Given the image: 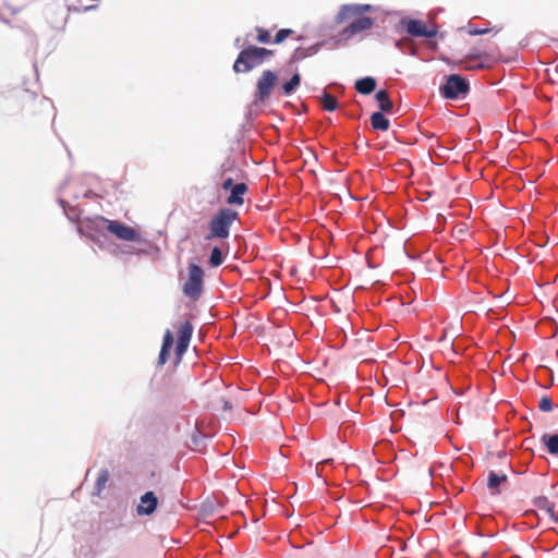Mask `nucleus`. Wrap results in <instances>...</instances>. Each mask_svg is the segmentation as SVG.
<instances>
[{
  "label": "nucleus",
  "instance_id": "20",
  "mask_svg": "<svg viewBox=\"0 0 558 558\" xmlns=\"http://www.w3.org/2000/svg\"><path fill=\"white\" fill-rule=\"evenodd\" d=\"M542 442L546 446L550 454L558 453V434H544L542 436Z\"/></svg>",
  "mask_w": 558,
  "mask_h": 558
},
{
  "label": "nucleus",
  "instance_id": "13",
  "mask_svg": "<svg viewBox=\"0 0 558 558\" xmlns=\"http://www.w3.org/2000/svg\"><path fill=\"white\" fill-rule=\"evenodd\" d=\"M173 335L172 332L168 329L166 330L165 335H163V339H162V345H161V350L159 352V356H158V363L160 365H165L169 357H170V351H171V348L173 345Z\"/></svg>",
  "mask_w": 558,
  "mask_h": 558
},
{
  "label": "nucleus",
  "instance_id": "30",
  "mask_svg": "<svg viewBox=\"0 0 558 558\" xmlns=\"http://www.w3.org/2000/svg\"><path fill=\"white\" fill-rule=\"evenodd\" d=\"M221 401H222V409H223L225 411H231V410H232V408H233V407H232V404H231V402H230V401L225 400V399H223V400H221Z\"/></svg>",
  "mask_w": 558,
  "mask_h": 558
},
{
  "label": "nucleus",
  "instance_id": "6",
  "mask_svg": "<svg viewBox=\"0 0 558 558\" xmlns=\"http://www.w3.org/2000/svg\"><path fill=\"white\" fill-rule=\"evenodd\" d=\"M440 90L445 98L457 99L464 97L469 93L470 86L469 82L464 77L458 74H451L448 76Z\"/></svg>",
  "mask_w": 558,
  "mask_h": 558
},
{
  "label": "nucleus",
  "instance_id": "10",
  "mask_svg": "<svg viewBox=\"0 0 558 558\" xmlns=\"http://www.w3.org/2000/svg\"><path fill=\"white\" fill-rule=\"evenodd\" d=\"M158 507V498L154 492H146L140 499L136 506L137 515H150Z\"/></svg>",
  "mask_w": 558,
  "mask_h": 558
},
{
  "label": "nucleus",
  "instance_id": "15",
  "mask_svg": "<svg viewBox=\"0 0 558 558\" xmlns=\"http://www.w3.org/2000/svg\"><path fill=\"white\" fill-rule=\"evenodd\" d=\"M481 58V53L470 54L460 61V65L466 71L482 70L485 68V64L478 61Z\"/></svg>",
  "mask_w": 558,
  "mask_h": 558
},
{
  "label": "nucleus",
  "instance_id": "8",
  "mask_svg": "<svg viewBox=\"0 0 558 558\" xmlns=\"http://www.w3.org/2000/svg\"><path fill=\"white\" fill-rule=\"evenodd\" d=\"M193 335V325L185 320L180 324L178 329V341L175 347V359L177 363H180L183 355L185 354Z\"/></svg>",
  "mask_w": 558,
  "mask_h": 558
},
{
  "label": "nucleus",
  "instance_id": "26",
  "mask_svg": "<svg viewBox=\"0 0 558 558\" xmlns=\"http://www.w3.org/2000/svg\"><path fill=\"white\" fill-rule=\"evenodd\" d=\"M538 408L543 412H549L553 410V402L548 396H544L541 398Z\"/></svg>",
  "mask_w": 558,
  "mask_h": 558
},
{
  "label": "nucleus",
  "instance_id": "16",
  "mask_svg": "<svg viewBox=\"0 0 558 558\" xmlns=\"http://www.w3.org/2000/svg\"><path fill=\"white\" fill-rule=\"evenodd\" d=\"M376 88V81L371 76L360 78L355 82V89L362 95H369Z\"/></svg>",
  "mask_w": 558,
  "mask_h": 558
},
{
  "label": "nucleus",
  "instance_id": "1",
  "mask_svg": "<svg viewBox=\"0 0 558 558\" xmlns=\"http://www.w3.org/2000/svg\"><path fill=\"white\" fill-rule=\"evenodd\" d=\"M369 9V5L345 4L342 5L338 15L337 22L343 23L351 17H356L349 26L343 29V35H355L361 32L367 31L373 26V20L362 14Z\"/></svg>",
  "mask_w": 558,
  "mask_h": 558
},
{
  "label": "nucleus",
  "instance_id": "27",
  "mask_svg": "<svg viewBox=\"0 0 558 558\" xmlns=\"http://www.w3.org/2000/svg\"><path fill=\"white\" fill-rule=\"evenodd\" d=\"M226 171L222 170L221 178L223 179L221 183V187L226 191L230 190L234 186L233 179L231 177H225Z\"/></svg>",
  "mask_w": 558,
  "mask_h": 558
},
{
  "label": "nucleus",
  "instance_id": "19",
  "mask_svg": "<svg viewBox=\"0 0 558 558\" xmlns=\"http://www.w3.org/2000/svg\"><path fill=\"white\" fill-rule=\"evenodd\" d=\"M109 477H110V474L107 469L100 470V472L98 473L95 486H94V495L100 496V494L107 486Z\"/></svg>",
  "mask_w": 558,
  "mask_h": 558
},
{
  "label": "nucleus",
  "instance_id": "29",
  "mask_svg": "<svg viewBox=\"0 0 558 558\" xmlns=\"http://www.w3.org/2000/svg\"><path fill=\"white\" fill-rule=\"evenodd\" d=\"M489 32V29L487 28H473V29H470V35H483V34H487Z\"/></svg>",
  "mask_w": 558,
  "mask_h": 558
},
{
  "label": "nucleus",
  "instance_id": "23",
  "mask_svg": "<svg viewBox=\"0 0 558 558\" xmlns=\"http://www.w3.org/2000/svg\"><path fill=\"white\" fill-rule=\"evenodd\" d=\"M223 257L219 247H214L209 256V263L213 267H218L222 264Z\"/></svg>",
  "mask_w": 558,
  "mask_h": 558
},
{
  "label": "nucleus",
  "instance_id": "25",
  "mask_svg": "<svg viewBox=\"0 0 558 558\" xmlns=\"http://www.w3.org/2000/svg\"><path fill=\"white\" fill-rule=\"evenodd\" d=\"M294 32L290 28H282L275 35L274 43L275 44H281L290 35H292Z\"/></svg>",
  "mask_w": 558,
  "mask_h": 558
},
{
  "label": "nucleus",
  "instance_id": "18",
  "mask_svg": "<svg viewBox=\"0 0 558 558\" xmlns=\"http://www.w3.org/2000/svg\"><path fill=\"white\" fill-rule=\"evenodd\" d=\"M371 124L376 131H387L390 126L389 120L381 112H374L371 116Z\"/></svg>",
  "mask_w": 558,
  "mask_h": 558
},
{
  "label": "nucleus",
  "instance_id": "21",
  "mask_svg": "<svg viewBox=\"0 0 558 558\" xmlns=\"http://www.w3.org/2000/svg\"><path fill=\"white\" fill-rule=\"evenodd\" d=\"M301 76L299 73H295L288 82H286L281 87V94L288 96L294 92V89L300 85Z\"/></svg>",
  "mask_w": 558,
  "mask_h": 558
},
{
  "label": "nucleus",
  "instance_id": "5",
  "mask_svg": "<svg viewBox=\"0 0 558 558\" xmlns=\"http://www.w3.org/2000/svg\"><path fill=\"white\" fill-rule=\"evenodd\" d=\"M96 222L97 225H106V229L120 240L136 242L141 239L140 232L137 230L118 220H109L104 217H98Z\"/></svg>",
  "mask_w": 558,
  "mask_h": 558
},
{
  "label": "nucleus",
  "instance_id": "2",
  "mask_svg": "<svg viewBox=\"0 0 558 558\" xmlns=\"http://www.w3.org/2000/svg\"><path fill=\"white\" fill-rule=\"evenodd\" d=\"M239 214L231 208L219 209L208 222V233L205 240L228 239L233 222L238 219Z\"/></svg>",
  "mask_w": 558,
  "mask_h": 558
},
{
  "label": "nucleus",
  "instance_id": "24",
  "mask_svg": "<svg viewBox=\"0 0 558 558\" xmlns=\"http://www.w3.org/2000/svg\"><path fill=\"white\" fill-rule=\"evenodd\" d=\"M256 32H257V37H256V40L259 43V44H269L270 43V33L263 28V27H256Z\"/></svg>",
  "mask_w": 558,
  "mask_h": 558
},
{
  "label": "nucleus",
  "instance_id": "14",
  "mask_svg": "<svg viewBox=\"0 0 558 558\" xmlns=\"http://www.w3.org/2000/svg\"><path fill=\"white\" fill-rule=\"evenodd\" d=\"M508 480L506 474H498L494 471H490L487 480V487L492 492V494L497 495L500 493V485L506 483Z\"/></svg>",
  "mask_w": 558,
  "mask_h": 558
},
{
  "label": "nucleus",
  "instance_id": "7",
  "mask_svg": "<svg viewBox=\"0 0 558 558\" xmlns=\"http://www.w3.org/2000/svg\"><path fill=\"white\" fill-rule=\"evenodd\" d=\"M278 82L277 74L271 70L262 73L256 84L255 102H264L271 94L272 88Z\"/></svg>",
  "mask_w": 558,
  "mask_h": 558
},
{
  "label": "nucleus",
  "instance_id": "9",
  "mask_svg": "<svg viewBox=\"0 0 558 558\" xmlns=\"http://www.w3.org/2000/svg\"><path fill=\"white\" fill-rule=\"evenodd\" d=\"M403 23L405 25L407 32L412 36L432 38L437 35V29L427 28L426 24L423 21L409 20Z\"/></svg>",
  "mask_w": 558,
  "mask_h": 558
},
{
  "label": "nucleus",
  "instance_id": "11",
  "mask_svg": "<svg viewBox=\"0 0 558 558\" xmlns=\"http://www.w3.org/2000/svg\"><path fill=\"white\" fill-rule=\"evenodd\" d=\"M20 0H0V20L10 23L11 20L21 11Z\"/></svg>",
  "mask_w": 558,
  "mask_h": 558
},
{
  "label": "nucleus",
  "instance_id": "22",
  "mask_svg": "<svg viewBox=\"0 0 558 558\" xmlns=\"http://www.w3.org/2000/svg\"><path fill=\"white\" fill-rule=\"evenodd\" d=\"M322 107L327 111H335L338 108V100L329 93L322 95Z\"/></svg>",
  "mask_w": 558,
  "mask_h": 558
},
{
  "label": "nucleus",
  "instance_id": "3",
  "mask_svg": "<svg viewBox=\"0 0 558 558\" xmlns=\"http://www.w3.org/2000/svg\"><path fill=\"white\" fill-rule=\"evenodd\" d=\"M271 56H274V51L270 49L248 46L239 53L233 64V71L235 73L250 72Z\"/></svg>",
  "mask_w": 558,
  "mask_h": 558
},
{
  "label": "nucleus",
  "instance_id": "28",
  "mask_svg": "<svg viewBox=\"0 0 558 558\" xmlns=\"http://www.w3.org/2000/svg\"><path fill=\"white\" fill-rule=\"evenodd\" d=\"M543 504L546 505V512L548 513V515L554 520V521H557L556 517H555V512H554V507L551 505L548 504V501L546 499L542 500Z\"/></svg>",
  "mask_w": 558,
  "mask_h": 558
},
{
  "label": "nucleus",
  "instance_id": "17",
  "mask_svg": "<svg viewBox=\"0 0 558 558\" xmlns=\"http://www.w3.org/2000/svg\"><path fill=\"white\" fill-rule=\"evenodd\" d=\"M375 98L378 101V107L383 112L390 113L392 111L393 104L390 100L387 90H378L375 95Z\"/></svg>",
  "mask_w": 558,
  "mask_h": 558
},
{
  "label": "nucleus",
  "instance_id": "12",
  "mask_svg": "<svg viewBox=\"0 0 558 558\" xmlns=\"http://www.w3.org/2000/svg\"><path fill=\"white\" fill-rule=\"evenodd\" d=\"M246 192L247 185L244 182L234 184L227 198V203L229 205L242 206L244 204V194Z\"/></svg>",
  "mask_w": 558,
  "mask_h": 558
},
{
  "label": "nucleus",
  "instance_id": "4",
  "mask_svg": "<svg viewBox=\"0 0 558 558\" xmlns=\"http://www.w3.org/2000/svg\"><path fill=\"white\" fill-rule=\"evenodd\" d=\"M183 293L193 301H197L204 290V271L203 269L191 263L187 267V279L183 284Z\"/></svg>",
  "mask_w": 558,
  "mask_h": 558
}]
</instances>
